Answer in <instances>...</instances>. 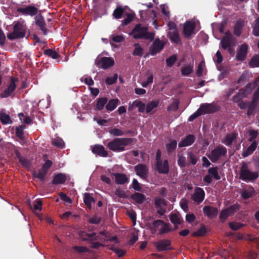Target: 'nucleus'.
I'll return each instance as SVG.
<instances>
[{
	"instance_id": "obj_34",
	"label": "nucleus",
	"mask_w": 259,
	"mask_h": 259,
	"mask_svg": "<svg viewBox=\"0 0 259 259\" xmlns=\"http://www.w3.org/2000/svg\"><path fill=\"white\" fill-rule=\"evenodd\" d=\"M95 201L94 198L90 196L88 193H85L83 196V202L85 205L90 209L92 208V203Z\"/></svg>"
},
{
	"instance_id": "obj_3",
	"label": "nucleus",
	"mask_w": 259,
	"mask_h": 259,
	"mask_svg": "<svg viewBox=\"0 0 259 259\" xmlns=\"http://www.w3.org/2000/svg\"><path fill=\"white\" fill-rule=\"evenodd\" d=\"M240 169L239 179L244 182H253L259 177L258 172L249 170L247 162L243 161Z\"/></svg>"
},
{
	"instance_id": "obj_9",
	"label": "nucleus",
	"mask_w": 259,
	"mask_h": 259,
	"mask_svg": "<svg viewBox=\"0 0 259 259\" xmlns=\"http://www.w3.org/2000/svg\"><path fill=\"white\" fill-rule=\"evenodd\" d=\"M18 81V79L17 77H11V81L8 85L7 88H6L4 91L0 95L1 98H7L10 96L12 93L15 91L16 88V82Z\"/></svg>"
},
{
	"instance_id": "obj_33",
	"label": "nucleus",
	"mask_w": 259,
	"mask_h": 259,
	"mask_svg": "<svg viewBox=\"0 0 259 259\" xmlns=\"http://www.w3.org/2000/svg\"><path fill=\"white\" fill-rule=\"evenodd\" d=\"M251 84L248 83L245 88L241 89L239 90L238 92V94H239L242 98H244L247 97L248 95H249L251 92Z\"/></svg>"
},
{
	"instance_id": "obj_32",
	"label": "nucleus",
	"mask_w": 259,
	"mask_h": 259,
	"mask_svg": "<svg viewBox=\"0 0 259 259\" xmlns=\"http://www.w3.org/2000/svg\"><path fill=\"white\" fill-rule=\"evenodd\" d=\"M169 220L171 223L175 225L181 224L184 222L180 215L177 213L170 214L169 215Z\"/></svg>"
},
{
	"instance_id": "obj_35",
	"label": "nucleus",
	"mask_w": 259,
	"mask_h": 259,
	"mask_svg": "<svg viewBox=\"0 0 259 259\" xmlns=\"http://www.w3.org/2000/svg\"><path fill=\"white\" fill-rule=\"evenodd\" d=\"M177 146V142L176 140H172L169 143L166 144L165 147L168 154H170L174 152Z\"/></svg>"
},
{
	"instance_id": "obj_19",
	"label": "nucleus",
	"mask_w": 259,
	"mask_h": 259,
	"mask_svg": "<svg viewBox=\"0 0 259 259\" xmlns=\"http://www.w3.org/2000/svg\"><path fill=\"white\" fill-rule=\"evenodd\" d=\"M112 175L115 177V182L118 185H124L128 182L129 179L125 174L112 173Z\"/></svg>"
},
{
	"instance_id": "obj_38",
	"label": "nucleus",
	"mask_w": 259,
	"mask_h": 259,
	"mask_svg": "<svg viewBox=\"0 0 259 259\" xmlns=\"http://www.w3.org/2000/svg\"><path fill=\"white\" fill-rule=\"evenodd\" d=\"M236 138V136L235 134H228L222 143L225 144L228 146H230L232 145L233 142Z\"/></svg>"
},
{
	"instance_id": "obj_24",
	"label": "nucleus",
	"mask_w": 259,
	"mask_h": 259,
	"mask_svg": "<svg viewBox=\"0 0 259 259\" xmlns=\"http://www.w3.org/2000/svg\"><path fill=\"white\" fill-rule=\"evenodd\" d=\"M232 36L229 31L225 33V36L222 38L221 43L222 48L226 50L228 48L230 50Z\"/></svg>"
},
{
	"instance_id": "obj_50",
	"label": "nucleus",
	"mask_w": 259,
	"mask_h": 259,
	"mask_svg": "<svg viewBox=\"0 0 259 259\" xmlns=\"http://www.w3.org/2000/svg\"><path fill=\"white\" fill-rule=\"evenodd\" d=\"M130 189H133L137 192H140L142 190V187L141 184L138 182V180L136 179H134L132 182V186L130 187Z\"/></svg>"
},
{
	"instance_id": "obj_60",
	"label": "nucleus",
	"mask_w": 259,
	"mask_h": 259,
	"mask_svg": "<svg viewBox=\"0 0 259 259\" xmlns=\"http://www.w3.org/2000/svg\"><path fill=\"white\" fill-rule=\"evenodd\" d=\"M18 116L20 120L26 124H29L31 121V119L30 117L25 115L23 113H19L18 114Z\"/></svg>"
},
{
	"instance_id": "obj_36",
	"label": "nucleus",
	"mask_w": 259,
	"mask_h": 259,
	"mask_svg": "<svg viewBox=\"0 0 259 259\" xmlns=\"http://www.w3.org/2000/svg\"><path fill=\"white\" fill-rule=\"evenodd\" d=\"M25 127L26 126L24 124L16 127V136L21 140L24 139V130Z\"/></svg>"
},
{
	"instance_id": "obj_53",
	"label": "nucleus",
	"mask_w": 259,
	"mask_h": 259,
	"mask_svg": "<svg viewBox=\"0 0 259 259\" xmlns=\"http://www.w3.org/2000/svg\"><path fill=\"white\" fill-rule=\"evenodd\" d=\"M252 33L254 36H259V17L254 21Z\"/></svg>"
},
{
	"instance_id": "obj_10",
	"label": "nucleus",
	"mask_w": 259,
	"mask_h": 259,
	"mask_svg": "<svg viewBox=\"0 0 259 259\" xmlns=\"http://www.w3.org/2000/svg\"><path fill=\"white\" fill-rule=\"evenodd\" d=\"M155 169L159 174H167L169 171V163L167 160L165 159L163 161L155 162Z\"/></svg>"
},
{
	"instance_id": "obj_64",
	"label": "nucleus",
	"mask_w": 259,
	"mask_h": 259,
	"mask_svg": "<svg viewBox=\"0 0 259 259\" xmlns=\"http://www.w3.org/2000/svg\"><path fill=\"white\" fill-rule=\"evenodd\" d=\"M59 196L60 199L62 200H63V201L67 202L68 203H69V204L72 203L71 199L66 194H65L63 192H60L59 194Z\"/></svg>"
},
{
	"instance_id": "obj_4",
	"label": "nucleus",
	"mask_w": 259,
	"mask_h": 259,
	"mask_svg": "<svg viewBox=\"0 0 259 259\" xmlns=\"http://www.w3.org/2000/svg\"><path fill=\"white\" fill-rule=\"evenodd\" d=\"M27 28L23 23L17 22L13 26V31L7 35L10 40L23 38L25 36Z\"/></svg>"
},
{
	"instance_id": "obj_18",
	"label": "nucleus",
	"mask_w": 259,
	"mask_h": 259,
	"mask_svg": "<svg viewBox=\"0 0 259 259\" xmlns=\"http://www.w3.org/2000/svg\"><path fill=\"white\" fill-rule=\"evenodd\" d=\"M195 140V136L193 135L189 134L185 138L182 139L179 143V147L182 148L189 146L194 143Z\"/></svg>"
},
{
	"instance_id": "obj_28",
	"label": "nucleus",
	"mask_w": 259,
	"mask_h": 259,
	"mask_svg": "<svg viewBox=\"0 0 259 259\" xmlns=\"http://www.w3.org/2000/svg\"><path fill=\"white\" fill-rule=\"evenodd\" d=\"M167 37L171 41L176 44H178L180 41V38L178 30L169 31L168 32Z\"/></svg>"
},
{
	"instance_id": "obj_57",
	"label": "nucleus",
	"mask_w": 259,
	"mask_h": 259,
	"mask_svg": "<svg viewBox=\"0 0 259 259\" xmlns=\"http://www.w3.org/2000/svg\"><path fill=\"white\" fill-rule=\"evenodd\" d=\"M117 73H115L112 76H108L105 80L106 83L109 85L113 84L117 81Z\"/></svg>"
},
{
	"instance_id": "obj_61",
	"label": "nucleus",
	"mask_w": 259,
	"mask_h": 259,
	"mask_svg": "<svg viewBox=\"0 0 259 259\" xmlns=\"http://www.w3.org/2000/svg\"><path fill=\"white\" fill-rule=\"evenodd\" d=\"M73 249L79 253L90 252V249L85 246H75L73 247Z\"/></svg>"
},
{
	"instance_id": "obj_56",
	"label": "nucleus",
	"mask_w": 259,
	"mask_h": 259,
	"mask_svg": "<svg viewBox=\"0 0 259 259\" xmlns=\"http://www.w3.org/2000/svg\"><path fill=\"white\" fill-rule=\"evenodd\" d=\"M101 221V218L98 217L97 214H94L92 218L88 220L89 223L92 224L97 225L99 224Z\"/></svg>"
},
{
	"instance_id": "obj_46",
	"label": "nucleus",
	"mask_w": 259,
	"mask_h": 259,
	"mask_svg": "<svg viewBox=\"0 0 259 259\" xmlns=\"http://www.w3.org/2000/svg\"><path fill=\"white\" fill-rule=\"evenodd\" d=\"M52 144L53 145L60 149L63 148L65 145L63 140L61 138L53 139L52 140Z\"/></svg>"
},
{
	"instance_id": "obj_58",
	"label": "nucleus",
	"mask_w": 259,
	"mask_h": 259,
	"mask_svg": "<svg viewBox=\"0 0 259 259\" xmlns=\"http://www.w3.org/2000/svg\"><path fill=\"white\" fill-rule=\"evenodd\" d=\"M193 71V66H185L181 69L182 74L184 76L189 75Z\"/></svg>"
},
{
	"instance_id": "obj_1",
	"label": "nucleus",
	"mask_w": 259,
	"mask_h": 259,
	"mask_svg": "<svg viewBox=\"0 0 259 259\" xmlns=\"http://www.w3.org/2000/svg\"><path fill=\"white\" fill-rule=\"evenodd\" d=\"M135 140L131 138H116L108 143L107 147L115 152H122L125 150V146L132 144Z\"/></svg>"
},
{
	"instance_id": "obj_39",
	"label": "nucleus",
	"mask_w": 259,
	"mask_h": 259,
	"mask_svg": "<svg viewBox=\"0 0 259 259\" xmlns=\"http://www.w3.org/2000/svg\"><path fill=\"white\" fill-rule=\"evenodd\" d=\"M0 121L3 124H11L12 120L10 116L5 113H0Z\"/></svg>"
},
{
	"instance_id": "obj_21",
	"label": "nucleus",
	"mask_w": 259,
	"mask_h": 259,
	"mask_svg": "<svg viewBox=\"0 0 259 259\" xmlns=\"http://www.w3.org/2000/svg\"><path fill=\"white\" fill-rule=\"evenodd\" d=\"M205 193L204 190L201 188L197 187L195 190V193L193 195V200L195 202H201L204 199Z\"/></svg>"
},
{
	"instance_id": "obj_63",
	"label": "nucleus",
	"mask_w": 259,
	"mask_h": 259,
	"mask_svg": "<svg viewBox=\"0 0 259 259\" xmlns=\"http://www.w3.org/2000/svg\"><path fill=\"white\" fill-rule=\"evenodd\" d=\"M179 108V102L175 101L167 107V110L168 112L177 111Z\"/></svg>"
},
{
	"instance_id": "obj_27",
	"label": "nucleus",
	"mask_w": 259,
	"mask_h": 259,
	"mask_svg": "<svg viewBox=\"0 0 259 259\" xmlns=\"http://www.w3.org/2000/svg\"><path fill=\"white\" fill-rule=\"evenodd\" d=\"M257 145V143L256 141L253 142L245 150L243 151L242 156L245 158L250 155L256 149Z\"/></svg>"
},
{
	"instance_id": "obj_37",
	"label": "nucleus",
	"mask_w": 259,
	"mask_h": 259,
	"mask_svg": "<svg viewBox=\"0 0 259 259\" xmlns=\"http://www.w3.org/2000/svg\"><path fill=\"white\" fill-rule=\"evenodd\" d=\"M159 104V100L152 101L147 104L145 107L146 112L149 113L153 109L156 108Z\"/></svg>"
},
{
	"instance_id": "obj_54",
	"label": "nucleus",
	"mask_w": 259,
	"mask_h": 259,
	"mask_svg": "<svg viewBox=\"0 0 259 259\" xmlns=\"http://www.w3.org/2000/svg\"><path fill=\"white\" fill-rule=\"evenodd\" d=\"M258 133L257 131L254 130H251L249 132V138L248 141L252 143L255 141V139L257 138Z\"/></svg>"
},
{
	"instance_id": "obj_13",
	"label": "nucleus",
	"mask_w": 259,
	"mask_h": 259,
	"mask_svg": "<svg viewBox=\"0 0 259 259\" xmlns=\"http://www.w3.org/2000/svg\"><path fill=\"white\" fill-rule=\"evenodd\" d=\"M136 175L143 180H146L148 174V168L144 164H138L134 167Z\"/></svg>"
},
{
	"instance_id": "obj_16",
	"label": "nucleus",
	"mask_w": 259,
	"mask_h": 259,
	"mask_svg": "<svg viewBox=\"0 0 259 259\" xmlns=\"http://www.w3.org/2000/svg\"><path fill=\"white\" fill-rule=\"evenodd\" d=\"M35 22L36 25L39 27L40 30L45 35L48 33V30L46 28V23L42 15L36 16L35 17Z\"/></svg>"
},
{
	"instance_id": "obj_25",
	"label": "nucleus",
	"mask_w": 259,
	"mask_h": 259,
	"mask_svg": "<svg viewBox=\"0 0 259 259\" xmlns=\"http://www.w3.org/2000/svg\"><path fill=\"white\" fill-rule=\"evenodd\" d=\"M16 155L19 162L23 167L25 168H29L30 167L32 163L30 160L26 158V157H23L21 153L18 151L16 152Z\"/></svg>"
},
{
	"instance_id": "obj_47",
	"label": "nucleus",
	"mask_w": 259,
	"mask_h": 259,
	"mask_svg": "<svg viewBox=\"0 0 259 259\" xmlns=\"http://www.w3.org/2000/svg\"><path fill=\"white\" fill-rule=\"evenodd\" d=\"M134 104L136 107L138 108V111L140 113H143L145 111L146 105L140 100H135L134 101Z\"/></svg>"
},
{
	"instance_id": "obj_44",
	"label": "nucleus",
	"mask_w": 259,
	"mask_h": 259,
	"mask_svg": "<svg viewBox=\"0 0 259 259\" xmlns=\"http://www.w3.org/2000/svg\"><path fill=\"white\" fill-rule=\"evenodd\" d=\"M229 227L233 231H237L245 226L239 222H231L229 223Z\"/></svg>"
},
{
	"instance_id": "obj_26",
	"label": "nucleus",
	"mask_w": 259,
	"mask_h": 259,
	"mask_svg": "<svg viewBox=\"0 0 259 259\" xmlns=\"http://www.w3.org/2000/svg\"><path fill=\"white\" fill-rule=\"evenodd\" d=\"M120 101L118 99H110L107 102L106 109L107 111L110 112L114 110L118 105Z\"/></svg>"
},
{
	"instance_id": "obj_51",
	"label": "nucleus",
	"mask_w": 259,
	"mask_h": 259,
	"mask_svg": "<svg viewBox=\"0 0 259 259\" xmlns=\"http://www.w3.org/2000/svg\"><path fill=\"white\" fill-rule=\"evenodd\" d=\"M124 10L121 7H117L114 11L113 16L116 19H120L123 13Z\"/></svg>"
},
{
	"instance_id": "obj_22",
	"label": "nucleus",
	"mask_w": 259,
	"mask_h": 259,
	"mask_svg": "<svg viewBox=\"0 0 259 259\" xmlns=\"http://www.w3.org/2000/svg\"><path fill=\"white\" fill-rule=\"evenodd\" d=\"M67 180V176L65 174L58 173L55 175L52 181V184L53 185L63 184L65 183Z\"/></svg>"
},
{
	"instance_id": "obj_52",
	"label": "nucleus",
	"mask_w": 259,
	"mask_h": 259,
	"mask_svg": "<svg viewBox=\"0 0 259 259\" xmlns=\"http://www.w3.org/2000/svg\"><path fill=\"white\" fill-rule=\"evenodd\" d=\"M206 233V229L205 226H202L201 228L198 229L197 231L193 233V236H203L205 235Z\"/></svg>"
},
{
	"instance_id": "obj_17",
	"label": "nucleus",
	"mask_w": 259,
	"mask_h": 259,
	"mask_svg": "<svg viewBox=\"0 0 259 259\" xmlns=\"http://www.w3.org/2000/svg\"><path fill=\"white\" fill-rule=\"evenodd\" d=\"M92 152L100 157H106L108 156V152L105 149L103 145L96 144L91 146Z\"/></svg>"
},
{
	"instance_id": "obj_49",
	"label": "nucleus",
	"mask_w": 259,
	"mask_h": 259,
	"mask_svg": "<svg viewBox=\"0 0 259 259\" xmlns=\"http://www.w3.org/2000/svg\"><path fill=\"white\" fill-rule=\"evenodd\" d=\"M256 102H253L252 100L247 105V111L246 114L247 116H250L254 114V110L255 108Z\"/></svg>"
},
{
	"instance_id": "obj_55",
	"label": "nucleus",
	"mask_w": 259,
	"mask_h": 259,
	"mask_svg": "<svg viewBox=\"0 0 259 259\" xmlns=\"http://www.w3.org/2000/svg\"><path fill=\"white\" fill-rule=\"evenodd\" d=\"M109 133L111 135L114 136H122L124 135V133L122 130L117 128H113L111 129Z\"/></svg>"
},
{
	"instance_id": "obj_40",
	"label": "nucleus",
	"mask_w": 259,
	"mask_h": 259,
	"mask_svg": "<svg viewBox=\"0 0 259 259\" xmlns=\"http://www.w3.org/2000/svg\"><path fill=\"white\" fill-rule=\"evenodd\" d=\"M208 174L213 177L217 180H220L221 177L219 174L218 167L217 166L210 167L208 169Z\"/></svg>"
},
{
	"instance_id": "obj_42",
	"label": "nucleus",
	"mask_w": 259,
	"mask_h": 259,
	"mask_svg": "<svg viewBox=\"0 0 259 259\" xmlns=\"http://www.w3.org/2000/svg\"><path fill=\"white\" fill-rule=\"evenodd\" d=\"M241 208V205L237 203L234 204L230 206L227 207L228 211L230 215H233L237 212Z\"/></svg>"
},
{
	"instance_id": "obj_11",
	"label": "nucleus",
	"mask_w": 259,
	"mask_h": 259,
	"mask_svg": "<svg viewBox=\"0 0 259 259\" xmlns=\"http://www.w3.org/2000/svg\"><path fill=\"white\" fill-rule=\"evenodd\" d=\"M38 9L33 6H28L25 8L19 7L17 11L23 15L35 16L38 13Z\"/></svg>"
},
{
	"instance_id": "obj_45",
	"label": "nucleus",
	"mask_w": 259,
	"mask_h": 259,
	"mask_svg": "<svg viewBox=\"0 0 259 259\" xmlns=\"http://www.w3.org/2000/svg\"><path fill=\"white\" fill-rule=\"evenodd\" d=\"M167 201L164 199L160 197H156L154 201V204L156 208H161L162 205L166 206Z\"/></svg>"
},
{
	"instance_id": "obj_62",
	"label": "nucleus",
	"mask_w": 259,
	"mask_h": 259,
	"mask_svg": "<svg viewBox=\"0 0 259 259\" xmlns=\"http://www.w3.org/2000/svg\"><path fill=\"white\" fill-rule=\"evenodd\" d=\"M52 161L48 159L42 164L41 168L48 173L49 168L52 166Z\"/></svg>"
},
{
	"instance_id": "obj_30",
	"label": "nucleus",
	"mask_w": 259,
	"mask_h": 259,
	"mask_svg": "<svg viewBox=\"0 0 259 259\" xmlns=\"http://www.w3.org/2000/svg\"><path fill=\"white\" fill-rule=\"evenodd\" d=\"M47 172L41 168L38 170V171H34L32 172V177L33 179H38L40 181L44 182L45 180Z\"/></svg>"
},
{
	"instance_id": "obj_31",
	"label": "nucleus",
	"mask_w": 259,
	"mask_h": 259,
	"mask_svg": "<svg viewBox=\"0 0 259 259\" xmlns=\"http://www.w3.org/2000/svg\"><path fill=\"white\" fill-rule=\"evenodd\" d=\"M108 102V99L106 97L99 98L97 100V103L96 105V109L98 110H102L104 106Z\"/></svg>"
},
{
	"instance_id": "obj_8",
	"label": "nucleus",
	"mask_w": 259,
	"mask_h": 259,
	"mask_svg": "<svg viewBox=\"0 0 259 259\" xmlns=\"http://www.w3.org/2000/svg\"><path fill=\"white\" fill-rule=\"evenodd\" d=\"M171 241L168 239H161L154 243L157 250L159 252L172 250Z\"/></svg>"
},
{
	"instance_id": "obj_7",
	"label": "nucleus",
	"mask_w": 259,
	"mask_h": 259,
	"mask_svg": "<svg viewBox=\"0 0 259 259\" xmlns=\"http://www.w3.org/2000/svg\"><path fill=\"white\" fill-rule=\"evenodd\" d=\"M164 41L161 40L159 38H156L150 48V52L152 55H155L160 52L165 46Z\"/></svg>"
},
{
	"instance_id": "obj_41",
	"label": "nucleus",
	"mask_w": 259,
	"mask_h": 259,
	"mask_svg": "<svg viewBox=\"0 0 259 259\" xmlns=\"http://www.w3.org/2000/svg\"><path fill=\"white\" fill-rule=\"evenodd\" d=\"M242 27L243 24L242 22L240 21H237L234 27V34L237 36H240L242 32Z\"/></svg>"
},
{
	"instance_id": "obj_23",
	"label": "nucleus",
	"mask_w": 259,
	"mask_h": 259,
	"mask_svg": "<svg viewBox=\"0 0 259 259\" xmlns=\"http://www.w3.org/2000/svg\"><path fill=\"white\" fill-rule=\"evenodd\" d=\"M248 46L246 44H242L239 50L238 51L236 55V58L238 60L243 61L246 56Z\"/></svg>"
},
{
	"instance_id": "obj_5",
	"label": "nucleus",
	"mask_w": 259,
	"mask_h": 259,
	"mask_svg": "<svg viewBox=\"0 0 259 259\" xmlns=\"http://www.w3.org/2000/svg\"><path fill=\"white\" fill-rule=\"evenodd\" d=\"M227 153V150L226 147L219 145L211 151L208 157L212 162H216L222 156H226Z\"/></svg>"
},
{
	"instance_id": "obj_12",
	"label": "nucleus",
	"mask_w": 259,
	"mask_h": 259,
	"mask_svg": "<svg viewBox=\"0 0 259 259\" xmlns=\"http://www.w3.org/2000/svg\"><path fill=\"white\" fill-rule=\"evenodd\" d=\"M241 197L243 200L252 198L255 194L254 189L250 185H247L240 191Z\"/></svg>"
},
{
	"instance_id": "obj_59",
	"label": "nucleus",
	"mask_w": 259,
	"mask_h": 259,
	"mask_svg": "<svg viewBox=\"0 0 259 259\" xmlns=\"http://www.w3.org/2000/svg\"><path fill=\"white\" fill-rule=\"evenodd\" d=\"M219 70L221 71V75L223 77H226L229 73V71L227 68L228 66H217Z\"/></svg>"
},
{
	"instance_id": "obj_29",
	"label": "nucleus",
	"mask_w": 259,
	"mask_h": 259,
	"mask_svg": "<svg viewBox=\"0 0 259 259\" xmlns=\"http://www.w3.org/2000/svg\"><path fill=\"white\" fill-rule=\"evenodd\" d=\"M96 65H114V61L111 57H102L98 59Z\"/></svg>"
},
{
	"instance_id": "obj_6",
	"label": "nucleus",
	"mask_w": 259,
	"mask_h": 259,
	"mask_svg": "<svg viewBox=\"0 0 259 259\" xmlns=\"http://www.w3.org/2000/svg\"><path fill=\"white\" fill-rule=\"evenodd\" d=\"M202 115L206 114L213 113L220 109V106L212 103L202 104L199 108Z\"/></svg>"
},
{
	"instance_id": "obj_2",
	"label": "nucleus",
	"mask_w": 259,
	"mask_h": 259,
	"mask_svg": "<svg viewBox=\"0 0 259 259\" xmlns=\"http://www.w3.org/2000/svg\"><path fill=\"white\" fill-rule=\"evenodd\" d=\"M148 28L146 26H142L140 23L137 24L135 26L131 32V35H133L135 39H145L147 40H153L154 38L155 33L154 32H149Z\"/></svg>"
},
{
	"instance_id": "obj_14",
	"label": "nucleus",
	"mask_w": 259,
	"mask_h": 259,
	"mask_svg": "<svg viewBox=\"0 0 259 259\" xmlns=\"http://www.w3.org/2000/svg\"><path fill=\"white\" fill-rule=\"evenodd\" d=\"M203 211L204 215L208 218L212 219L217 217L219 210L217 207L210 205H206L203 208Z\"/></svg>"
},
{
	"instance_id": "obj_48",
	"label": "nucleus",
	"mask_w": 259,
	"mask_h": 259,
	"mask_svg": "<svg viewBox=\"0 0 259 259\" xmlns=\"http://www.w3.org/2000/svg\"><path fill=\"white\" fill-rule=\"evenodd\" d=\"M231 216L226 208L222 210L219 215V219L222 223H224L227 219Z\"/></svg>"
},
{
	"instance_id": "obj_43",
	"label": "nucleus",
	"mask_w": 259,
	"mask_h": 259,
	"mask_svg": "<svg viewBox=\"0 0 259 259\" xmlns=\"http://www.w3.org/2000/svg\"><path fill=\"white\" fill-rule=\"evenodd\" d=\"M44 54L53 59H58L60 58V55L54 50L48 49L44 51Z\"/></svg>"
},
{
	"instance_id": "obj_20",
	"label": "nucleus",
	"mask_w": 259,
	"mask_h": 259,
	"mask_svg": "<svg viewBox=\"0 0 259 259\" xmlns=\"http://www.w3.org/2000/svg\"><path fill=\"white\" fill-rule=\"evenodd\" d=\"M130 198L138 204H142L146 200V196L138 192L131 195Z\"/></svg>"
},
{
	"instance_id": "obj_15",
	"label": "nucleus",
	"mask_w": 259,
	"mask_h": 259,
	"mask_svg": "<svg viewBox=\"0 0 259 259\" xmlns=\"http://www.w3.org/2000/svg\"><path fill=\"white\" fill-rule=\"evenodd\" d=\"M196 25L194 22L187 21L184 25L183 34L187 38H190L194 32Z\"/></svg>"
}]
</instances>
